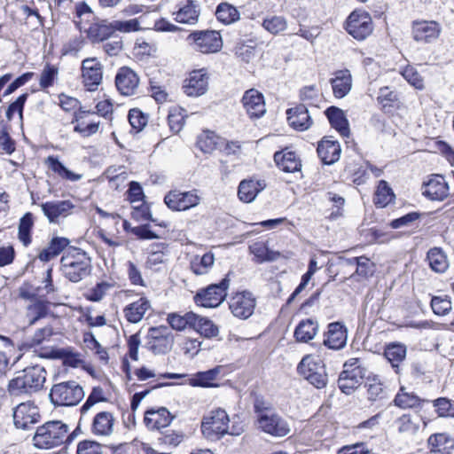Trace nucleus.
Instances as JSON below:
<instances>
[{
	"label": "nucleus",
	"mask_w": 454,
	"mask_h": 454,
	"mask_svg": "<svg viewBox=\"0 0 454 454\" xmlns=\"http://www.w3.org/2000/svg\"><path fill=\"white\" fill-rule=\"evenodd\" d=\"M195 322L192 325V329L205 338L216 337L219 333V329L212 320L195 314Z\"/></svg>",
	"instance_id": "nucleus-43"
},
{
	"label": "nucleus",
	"mask_w": 454,
	"mask_h": 454,
	"mask_svg": "<svg viewBox=\"0 0 454 454\" xmlns=\"http://www.w3.org/2000/svg\"><path fill=\"white\" fill-rule=\"evenodd\" d=\"M330 82L334 97L342 98L348 95L352 88L351 74L348 69L336 71Z\"/></svg>",
	"instance_id": "nucleus-32"
},
{
	"label": "nucleus",
	"mask_w": 454,
	"mask_h": 454,
	"mask_svg": "<svg viewBox=\"0 0 454 454\" xmlns=\"http://www.w3.org/2000/svg\"><path fill=\"white\" fill-rule=\"evenodd\" d=\"M82 387L74 380H67L54 384L49 397L55 406H75L84 397Z\"/></svg>",
	"instance_id": "nucleus-4"
},
{
	"label": "nucleus",
	"mask_w": 454,
	"mask_h": 454,
	"mask_svg": "<svg viewBox=\"0 0 454 454\" xmlns=\"http://www.w3.org/2000/svg\"><path fill=\"white\" fill-rule=\"evenodd\" d=\"M152 16H154V13L147 12L136 19L129 20H114L112 21V27L114 31L121 33H131L142 29H149L150 24L148 23V20H150Z\"/></svg>",
	"instance_id": "nucleus-28"
},
{
	"label": "nucleus",
	"mask_w": 454,
	"mask_h": 454,
	"mask_svg": "<svg viewBox=\"0 0 454 454\" xmlns=\"http://www.w3.org/2000/svg\"><path fill=\"white\" fill-rule=\"evenodd\" d=\"M152 309L150 300L141 296L138 300L132 301L123 308L124 318L131 324H137L142 321L147 311Z\"/></svg>",
	"instance_id": "nucleus-21"
},
{
	"label": "nucleus",
	"mask_w": 454,
	"mask_h": 454,
	"mask_svg": "<svg viewBox=\"0 0 454 454\" xmlns=\"http://www.w3.org/2000/svg\"><path fill=\"white\" fill-rule=\"evenodd\" d=\"M215 262V255L213 253L208 252L202 256L196 255L191 261V270L196 275L207 274Z\"/></svg>",
	"instance_id": "nucleus-46"
},
{
	"label": "nucleus",
	"mask_w": 454,
	"mask_h": 454,
	"mask_svg": "<svg viewBox=\"0 0 454 454\" xmlns=\"http://www.w3.org/2000/svg\"><path fill=\"white\" fill-rule=\"evenodd\" d=\"M115 85L123 96L137 94L139 86V77L131 68L122 67L115 76Z\"/></svg>",
	"instance_id": "nucleus-17"
},
{
	"label": "nucleus",
	"mask_w": 454,
	"mask_h": 454,
	"mask_svg": "<svg viewBox=\"0 0 454 454\" xmlns=\"http://www.w3.org/2000/svg\"><path fill=\"white\" fill-rule=\"evenodd\" d=\"M69 426L60 420H51L37 427L33 437L38 449H51L72 440Z\"/></svg>",
	"instance_id": "nucleus-3"
},
{
	"label": "nucleus",
	"mask_w": 454,
	"mask_h": 454,
	"mask_svg": "<svg viewBox=\"0 0 454 454\" xmlns=\"http://www.w3.org/2000/svg\"><path fill=\"white\" fill-rule=\"evenodd\" d=\"M255 299L249 292H239L232 295L229 301V308L234 317L247 319L254 310Z\"/></svg>",
	"instance_id": "nucleus-14"
},
{
	"label": "nucleus",
	"mask_w": 454,
	"mask_h": 454,
	"mask_svg": "<svg viewBox=\"0 0 454 454\" xmlns=\"http://www.w3.org/2000/svg\"><path fill=\"white\" fill-rule=\"evenodd\" d=\"M112 288V284L107 282L98 283L87 292L86 298L91 301H100Z\"/></svg>",
	"instance_id": "nucleus-60"
},
{
	"label": "nucleus",
	"mask_w": 454,
	"mask_h": 454,
	"mask_svg": "<svg viewBox=\"0 0 454 454\" xmlns=\"http://www.w3.org/2000/svg\"><path fill=\"white\" fill-rule=\"evenodd\" d=\"M423 193L432 200H443L449 195V186L442 176L434 175L425 184Z\"/></svg>",
	"instance_id": "nucleus-26"
},
{
	"label": "nucleus",
	"mask_w": 454,
	"mask_h": 454,
	"mask_svg": "<svg viewBox=\"0 0 454 454\" xmlns=\"http://www.w3.org/2000/svg\"><path fill=\"white\" fill-rule=\"evenodd\" d=\"M33 227V215L31 213L25 214L19 224V239L24 246L31 243L30 231Z\"/></svg>",
	"instance_id": "nucleus-56"
},
{
	"label": "nucleus",
	"mask_w": 454,
	"mask_h": 454,
	"mask_svg": "<svg viewBox=\"0 0 454 454\" xmlns=\"http://www.w3.org/2000/svg\"><path fill=\"white\" fill-rule=\"evenodd\" d=\"M249 251L258 263L276 261L281 256V252L275 249L271 240H268L266 243L254 242L249 246Z\"/></svg>",
	"instance_id": "nucleus-24"
},
{
	"label": "nucleus",
	"mask_w": 454,
	"mask_h": 454,
	"mask_svg": "<svg viewBox=\"0 0 454 454\" xmlns=\"http://www.w3.org/2000/svg\"><path fill=\"white\" fill-rule=\"evenodd\" d=\"M364 376L365 369L362 366L345 369L339 377V387L344 394L350 395L361 385Z\"/></svg>",
	"instance_id": "nucleus-19"
},
{
	"label": "nucleus",
	"mask_w": 454,
	"mask_h": 454,
	"mask_svg": "<svg viewBox=\"0 0 454 454\" xmlns=\"http://www.w3.org/2000/svg\"><path fill=\"white\" fill-rule=\"evenodd\" d=\"M395 404L403 409L415 408L419 406L424 400L411 392L405 391L404 387H401L400 391L395 397Z\"/></svg>",
	"instance_id": "nucleus-53"
},
{
	"label": "nucleus",
	"mask_w": 454,
	"mask_h": 454,
	"mask_svg": "<svg viewBox=\"0 0 454 454\" xmlns=\"http://www.w3.org/2000/svg\"><path fill=\"white\" fill-rule=\"evenodd\" d=\"M220 372V368L216 367L206 372H200L189 379V384L192 387H213V381Z\"/></svg>",
	"instance_id": "nucleus-51"
},
{
	"label": "nucleus",
	"mask_w": 454,
	"mask_h": 454,
	"mask_svg": "<svg viewBox=\"0 0 454 454\" xmlns=\"http://www.w3.org/2000/svg\"><path fill=\"white\" fill-rule=\"evenodd\" d=\"M166 248L167 247L163 243L151 245L145 262L146 267L159 270L160 269V265L164 264L168 260Z\"/></svg>",
	"instance_id": "nucleus-39"
},
{
	"label": "nucleus",
	"mask_w": 454,
	"mask_h": 454,
	"mask_svg": "<svg viewBox=\"0 0 454 454\" xmlns=\"http://www.w3.org/2000/svg\"><path fill=\"white\" fill-rule=\"evenodd\" d=\"M222 143V138L215 132L205 130L199 137L197 140V146L205 153H211Z\"/></svg>",
	"instance_id": "nucleus-47"
},
{
	"label": "nucleus",
	"mask_w": 454,
	"mask_h": 454,
	"mask_svg": "<svg viewBox=\"0 0 454 454\" xmlns=\"http://www.w3.org/2000/svg\"><path fill=\"white\" fill-rule=\"evenodd\" d=\"M47 313V303L42 300H35L27 307L26 317L28 325H35L39 319L45 317Z\"/></svg>",
	"instance_id": "nucleus-50"
},
{
	"label": "nucleus",
	"mask_w": 454,
	"mask_h": 454,
	"mask_svg": "<svg viewBox=\"0 0 454 454\" xmlns=\"http://www.w3.org/2000/svg\"><path fill=\"white\" fill-rule=\"evenodd\" d=\"M286 173H293L296 179L302 177L301 160L294 152H286Z\"/></svg>",
	"instance_id": "nucleus-57"
},
{
	"label": "nucleus",
	"mask_w": 454,
	"mask_h": 454,
	"mask_svg": "<svg viewBox=\"0 0 454 454\" xmlns=\"http://www.w3.org/2000/svg\"><path fill=\"white\" fill-rule=\"evenodd\" d=\"M208 77L207 72L203 69L194 70L190 73L189 77L185 79L183 90L190 97H199L207 90Z\"/></svg>",
	"instance_id": "nucleus-18"
},
{
	"label": "nucleus",
	"mask_w": 454,
	"mask_h": 454,
	"mask_svg": "<svg viewBox=\"0 0 454 454\" xmlns=\"http://www.w3.org/2000/svg\"><path fill=\"white\" fill-rule=\"evenodd\" d=\"M407 348L402 343H389L387 345L384 355L394 368H398L399 364L405 359Z\"/></svg>",
	"instance_id": "nucleus-42"
},
{
	"label": "nucleus",
	"mask_w": 454,
	"mask_h": 454,
	"mask_svg": "<svg viewBox=\"0 0 454 454\" xmlns=\"http://www.w3.org/2000/svg\"><path fill=\"white\" fill-rule=\"evenodd\" d=\"M421 418L418 415L406 413L395 421L399 434L411 437L418 434L420 428Z\"/></svg>",
	"instance_id": "nucleus-36"
},
{
	"label": "nucleus",
	"mask_w": 454,
	"mask_h": 454,
	"mask_svg": "<svg viewBox=\"0 0 454 454\" xmlns=\"http://www.w3.org/2000/svg\"><path fill=\"white\" fill-rule=\"evenodd\" d=\"M229 287L230 279L226 276L218 284L199 290L194 296V301L204 308H216L225 300Z\"/></svg>",
	"instance_id": "nucleus-6"
},
{
	"label": "nucleus",
	"mask_w": 454,
	"mask_h": 454,
	"mask_svg": "<svg viewBox=\"0 0 454 454\" xmlns=\"http://www.w3.org/2000/svg\"><path fill=\"white\" fill-rule=\"evenodd\" d=\"M200 5L195 0H186L172 14L176 22L193 25L198 22Z\"/></svg>",
	"instance_id": "nucleus-29"
},
{
	"label": "nucleus",
	"mask_w": 454,
	"mask_h": 454,
	"mask_svg": "<svg viewBox=\"0 0 454 454\" xmlns=\"http://www.w3.org/2000/svg\"><path fill=\"white\" fill-rule=\"evenodd\" d=\"M317 332V324L311 319H307L298 325L294 331V336L297 340L307 342L315 337Z\"/></svg>",
	"instance_id": "nucleus-52"
},
{
	"label": "nucleus",
	"mask_w": 454,
	"mask_h": 454,
	"mask_svg": "<svg viewBox=\"0 0 454 454\" xmlns=\"http://www.w3.org/2000/svg\"><path fill=\"white\" fill-rule=\"evenodd\" d=\"M230 418L227 412L221 409L211 411L203 418L201 423L202 434L208 439H220L227 434Z\"/></svg>",
	"instance_id": "nucleus-7"
},
{
	"label": "nucleus",
	"mask_w": 454,
	"mask_h": 454,
	"mask_svg": "<svg viewBox=\"0 0 454 454\" xmlns=\"http://www.w3.org/2000/svg\"><path fill=\"white\" fill-rule=\"evenodd\" d=\"M346 30L356 40L365 39L372 32L371 16L365 12L354 11L347 20Z\"/></svg>",
	"instance_id": "nucleus-11"
},
{
	"label": "nucleus",
	"mask_w": 454,
	"mask_h": 454,
	"mask_svg": "<svg viewBox=\"0 0 454 454\" xmlns=\"http://www.w3.org/2000/svg\"><path fill=\"white\" fill-rule=\"evenodd\" d=\"M266 186L264 179H255L254 177L244 179L239 184L238 197L244 203H251Z\"/></svg>",
	"instance_id": "nucleus-20"
},
{
	"label": "nucleus",
	"mask_w": 454,
	"mask_h": 454,
	"mask_svg": "<svg viewBox=\"0 0 454 454\" xmlns=\"http://www.w3.org/2000/svg\"><path fill=\"white\" fill-rule=\"evenodd\" d=\"M195 51L208 54L219 51L223 47V40L219 32L215 30L196 31L189 35Z\"/></svg>",
	"instance_id": "nucleus-10"
},
{
	"label": "nucleus",
	"mask_w": 454,
	"mask_h": 454,
	"mask_svg": "<svg viewBox=\"0 0 454 454\" xmlns=\"http://www.w3.org/2000/svg\"><path fill=\"white\" fill-rule=\"evenodd\" d=\"M431 307L434 313L438 316L447 315L452 309L451 301L447 295L433 297Z\"/></svg>",
	"instance_id": "nucleus-58"
},
{
	"label": "nucleus",
	"mask_w": 454,
	"mask_h": 454,
	"mask_svg": "<svg viewBox=\"0 0 454 454\" xmlns=\"http://www.w3.org/2000/svg\"><path fill=\"white\" fill-rule=\"evenodd\" d=\"M147 116L145 115L139 109L134 108L129 110V121L132 128L137 131H140L147 123Z\"/></svg>",
	"instance_id": "nucleus-61"
},
{
	"label": "nucleus",
	"mask_w": 454,
	"mask_h": 454,
	"mask_svg": "<svg viewBox=\"0 0 454 454\" xmlns=\"http://www.w3.org/2000/svg\"><path fill=\"white\" fill-rule=\"evenodd\" d=\"M241 102L250 119H259L266 113L264 97L255 89L245 91Z\"/></svg>",
	"instance_id": "nucleus-16"
},
{
	"label": "nucleus",
	"mask_w": 454,
	"mask_h": 454,
	"mask_svg": "<svg viewBox=\"0 0 454 454\" xmlns=\"http://www.w3.org/2000/svg\"><path fill=\"white\" fill-rule=\"evenodd\" d=\"M427 260L431 270L436 273H443L449 268L448 257L440 247H433L429 249Z\"/></svg>",
	"instance_id": "nucleus-40"
},
{
	"label": "nucleus",
	"mask_w": 454,
	"mask_h": 454,
	"mask_svg": "<svg viewBox=\"0 0 454 454\" xmlns=\"http://www.w3.org/2000/svg\"><path fill=\"white\" fill-rule=\"evenodd\" d=\"M394 198L395 195L392 189L386 181L381 180L374 194V203L380 207H384L387 206Z\"/></svg>",
	"instance_id": "nucleus-55"
},
{
	"label": "nucleus",
	"mask_w": 454,
	"mask_h": 454,
	"mask_svg": "<svg viewBox=\"0 0 454 454\" xmlns=\"http://www.w3.org/2000/svg\"><path fill=\"white\" fill-rule=\"evenodd\" d=\"M114 32L112 22L95 23L88 28L87 35L92 43H98L108 39Z\"/></svg>",
	"instance_id": "nucleus-41"
},
{
	"label": "nucleus",
	"mask_w": 454,
	"mask_h": 454,
	"mask_svg": "<svg viewBox=\"0 0 454 454\" xmlns=\"http://www.w3.org/2000/svg\"><path fill=\"white\" fill-rule=\"evenodd\" d=\"M114 418L109 411L98 412L93 419L91 433L98 436H109L114 431Z\"/></svg>",
	"instance_id": "nucleus-35"
},
{
	"label": "nucleus",
	"mask_w": 454,
	"mask_h": 454,
	"mask_svg": "<svg viewBox=\"0 0 454 454\" xmlns=\"http://www.w3.org/2000/svg\"><path fill=\"white\" fill-rule=\"evenodd\" d=\"M318 270L317 262L315 259H311L309 264L308 271L302 276L300 285L295 288L292 295L289 297L287 302H291L296 295H298L308 285L311 277Z\"/></svg>",
	"instance_id": "nucleus-59"
},
{
	"label": "nucleus",
	"mask_w": 454,
	"mask_h": 454,
	"mask_svg": "<svg viewBox=\"0 0 454 454\" xmlns=\"http://www.w3.org/2000/svg\"><path fill=\"white\" fill-rule=\"evenodd\" d=\"M441 33L442 26L434 20H417L412 23V37L418 43H434Z\"/></svg>",
	"instance_id": "nucleus-13"
},
{
	"label": "nucleus",
	"mask_w": 454,
	"mask_h": 454,
	"mask_svg": "<svg viewBox=\"0 0 454 454\" xmlns=\"http://www.w3.org/2000/svg\"><path fill=\"white\" fill-rule=\"evenodd\" d=\"M57 74L58 68L54 66L47 64L42 71L40 76V86L44 89L51 86Z\"/></svg>",
	"instance_id": "nucleus-63"
},
{
	"label": "nucleus",
	"mask_w": 454,
	"mask_h": 454,
	"mask_svg": "<svg viewBox=\"0 0 454 454\" xmlns=\"http://www.w3.org/2000/svg\"><path fill=\"white\" fill-rule=\"evenodd\" d=\"M38 356L43 358H61L64 365L70 366L73 368H78L80 366H82L84 364V361L82 360L79 353L72 352L67 349H45L41 351Z\"/></svg>",
	"instance_id": "nucleus-33"
},
{
	"label": "nucleus",
	"mask_w": 454,
	"mask_h": 454,
	"mask_svg": "<svg viewBox=\"0 0 454 454\" xmlns=\"http://www.w3.org/2000/svg\"><path fill=\"white\" fill-rule=\"evenodd\" d=\"M201 195L199 190L186 192L173 190L164 197V202L173 211H186L200 205Z\"/></svg>",
	"instance_id": "nucleus-8"
},
{
	"label": "nucleus",
	"mask_w": 454,
	"mask_h": 454,
	"mask_svg": "<svg viewBox=\"0 0 454 454\" xmlns=\"http://www.w3.org/2000/svg\"><path fill=\"white\" fill-rule=\"evenodd\" d=\"M174 344V335L164 325L151 327L148 331L146 347L154 355L168 353Z\"/></svg>",
	"instance_id": "nucleus-9"
},
{
	"label": "nucleus",
	"mask_w": 454,
	"mask_h": 454,
	"mask_svg": "<svg viewBox=\"0 0 454 454\" xmlns=\"http://www.w3.org/2000/svg\"><path fill=\"white\" fill-rule=\"evenodd\" d=\"M298 373L317 388H323L328 381L322 359L315 355H306L297 366Z\"/></svg>",
	"instance_id": "nucleus-5"
},
{
	"label": "nucleus",
	"mask_w": 454,
	"mask_h": 454,
	"mask_svg": "<svg viewBox=\"0 0 454 454\" xmlns=\"http://www.w3.org/2000/svg\"><path fill=\"white\" fill-rule=\"evenodd\" d=\"M69 245V239L67 238H54L51 239L49 247L43 250L39 258L41 261L48 262L59 254Z\"/></svg>",
	"instance_id": "nucleus-49"
},
{
	"label": "nucleus",
	"mask_w": 454,
	"mask_h": 454,
	"mask_svg": "<svg viewBox=\"0 0 454 454\" xmlns=\"http://www.w3.org/2000/svg\"><path fill=\"white\" fill-rule=\"evenodd\" d=\"M317 151L322 162L331 165L340 159L341 149L337 141L323 139L319 142Z\"/></svg>",
	"instance_id": "nucleus-34"
},
{
	"label": "nucleus",
	"mask_w": 454,
	"mask_h": 454,
	"mask_svg": "<svg viewBox=\"0 0 454 454\" xmlns=\"http://www.w3.org/2000/svg\"><path fill=\"white\" fill-rule=\"evenodd\" d=\"M173 417L164 407L150 409L145 411L144 422L150 430H160L167 427L172 421Z\"/></svg>",
	"instance_id": "nucleus-23"
},
{
	"label": "nucleus",
	"mask_w": 454,
	"mask_h": 454,
	"mask_svg": "<svg viewBox=\"0 0 454 454\" xmlns=\"http://www.w3.org/2000/svg\"><path fill=\"white\" fill-rule=\"evenodd\" d=\"M82 82L90 91L98 89L102 81V65L96 58H89L82 63Z\"/></svg>",
	"instance_id": "nucleus-15"
},
{
	"label": "nucleus",
	"mask_w": 454,
	"mask_h": 454,
	"mask_svg": "<svg viewBox=\"0 0 454 454\" xmlns=\"http://www.w3.org/2000/svg\"><path fill=\"white\" fill-rule=\"evenodd\" d=\"M13 423L17 428L27 429L31 425L39 421L38 407L32 401L18 404L13 408Z\"/></svg>",
	"instance_id": "nucleus-12"
},
{
	"label": "nucleus",
	"mask_w": 454,
	"mask_h": 454,
	"mask_svg": "<svg viewBox=\"0 0 454 454\" xmlns=\"http://www.w3.org/2000/svg\"><path fill=\"white\" fill-rule=\"evenodd\" d=\"M216 18L224 24H231L239 19V11L231 4L222 3L217 6Z\"/></svg>",
	"instance_id": "nucleus-54"
},
{
	"label": "nucleus",
	"mask_w": 454,
	"mask_h": 454,
	"mask_svg": "<svg viewBox=\"0 0 454 454\" xmlns=\"http://www.w3.org/2000/svg\"><path fill=\"white\" fill-rule=\"evenodd\" d=\"M102 446L95 442L85 440L79 442L77 446V454H102Z\"/></svg>",
	"instance_id": "nucleus-64"
},
{
	"label": "nucleus",
	"mask_w": 454,
	"mask_h": 454,
	"mask_svg": "<svg viewBox=\"0 0 454 454\" xmlns=\"http://www.w3.org/2000/svg\"><path fill=\"white\" fill-rule=\"evenodd\" d=\"M47 372L43 366H27L16 373L9 381L8 391L11 395L34 394L40 391L46 381Z\"/></svg>",
	"instance_id": "nucleus-1"
},
{
	"label": "nucleus",
	"mask_w": 454,
	"mask_h": 454,
	"mask_svg": "<svg viewBox=\"0 0 454 454\" xmlns=\"http://www.w3.org/2000/svg\"><path fill=\"white\" fill-rule=\"evenodd\" d=\"M128 200L131 204L134 205L133 207L136 210H140L145 219H147L148 208L144 205V193L142 187L137 182H131L129 184V188L128 190Z\"/></svg>",
	"instance_id": "nucleus-44"
},
{
	"label": "nucleus",
	"mask_w": 454,
	"mask_h": 454,
	"mask_svg": "<svg viewBox=\"0 0 454 454\" xmlns=\"http://www.w3.org/2000/svg\"><path fill=\"white\" fill-rule=\"evenodd\" d=\"M427 444L433 452L450 454L454 450V439L445 433L432 434L427 440Z\"/></svg>",
	"instance_id": "nucleus-38"
},
{
	"label": "nucleus",
	"mask_w": 454,
	"mask_h": 454,
	"mask_svg": "<svg viewBox=\"0 0 454 454\" xmlns=\"http://www.w3.org/2000/svg\"><path fill=\"white\" fill-rule=\"evenodd\" d=\"M195 313L186 312L184 315L178 313H170L168 315L167 321L172 329L176 331H184L187 327L192 328L195 322Z\"/></svg>",
	"instance_id": "nucleus-48"
},
{
	"label": "nucleus",
	"mask_w": 454,
	"mask_h": 454,
	"mask_svg": "<svg viewBox=\"0 0 454 454\" xmlns=\"http://www.w3.org/2000/svg\"><path fill=\"white\" fill-rule=\"evenodd\" d=\"M45 164L50 169L56 173L63 179L75 182L82 178V175L72 172L67 169L59 160L54 156H49L45 160Z\"/></svg>",
	"instance_id": "nucleus-45"
},
{
	"label": "nucleus",
	"mask_w": 454,
	"mask_h": 454,
	"mask_svg": "<svg viewBox=\"0 0 454 454\" xmlns=\"http://www.w3.org/2000/svg\"><path fill=\"white\" fill-rule=\"evenodd\" d=\"M325 113L329 120L331 126L335 129L341 136L348 137L349 126L344 112L336 106H330L325 110Z\"/></svg>",
	"instance_id": "nucleus-37"
},
{
	"label": "nucleus",
	"mask_w": 454,
	"mask_h": 454,
	"mask_svg": "<svg viewBox=\"0 0 454 454\" xmlns=\"http://www.w3.org/2000/svg\"><path fill=\"white\" fill-rule=\"evenodd\" d=\"M60 270L71 282L77 283L90 275L91 261L83 250L77 247L68 248L60 260Z\"/></svg>",
	"instance_id": "nucleus-2"
},
{
	"label": "nucleus",
	"mask_w": 454,
	"mask_h": 454,
	"mask_svg": "<svg viewBox=\"0 0 454 454\" xmlns=\"http://www.w3.org/2000/svg\"><path fill=\"white\" fill-rule=\"evenodd\" d=\"M41 207L48 220L55 223L59 217L69 215L74 205L70 200H57L43 203Z\"/></svg>",
	"instance_id": "nucleus-22"
},
{
	"label": "nucleus",
	"mask_w": 454,
	"mask_h": 454,
	"mask_svg": "<svg viewBox=\"0 0 454 454\" xmlns=\"http://www.w3.org/2000/svg\"><path fill=\"white\" fill-rule=\"evenodd\" d=\"M347 338V329L342 323H331L324 344L332 349H340L346 345Z\"/></svg>",
	"instance_id": "nucleus-27"
},
{
	"label": "nucleus",
	"mask_w": 454,
	"mask_h": 454,
	"mask_svg": "<svg viewBox=\"0 0 454 454\" xmlns=\"http://www.w3.org/2000/svg\"><path fill=\"white\" fill-rule=\"evenodd\" d=\"M286 114L290 127L297 131L307 130L312 124L308 109L303 105L287 110Z\"/></svg>",
	"instance_id": "nucleus-31"
},
{
	"label": "nucleus",
	"mask_w": 454,
	"mask_h": 454,
	"mask_svg": "<svg viewBox=\"0 0 454 454\" xmlns=\"http://www.w3.org/2000/svg\"><path fill=\"white\" fill-rule=\"evenodd\" d=\"M340 265L341 267H356L354 273L350 275V278L359 276L362 278H368L374 272V263L365 256L352 257V258H340Z\"/></svg>",
	"instance_id": "nucleus-30"
},
{
	"label": "nucleus",
	"mask_w": 454,
	"mask_h": 454,
	"mask_svg": "<svg viewBox=\"0 0 454 454\" xmlns=\"http://www.w3.org/2000/svg\"><path fill=\"white\" fill-rule=\"evenodd\" d=\"M257 420L259 427L263 432L273 436H281L284 434L281 419L270 410L261 411Z\"/></svg>",
	"instance_id": "nucleus-25"
},
{
	"label": "nucleus",
	"mask_w": 454,
	"mask_h": 454,
	"mask_svg": "<svg viewBox=\"0 0 454 454\" xmlns=\"http://www.w3.org/2000/svg\"><path fill=\"white\" fill-rule=\"evenodd\" d=\"M434 406L436 408V412L439 417L454 416V408L450 400L445 397H440L433 402Z\"/></svg>",
	"instance_id": "nucleus-62"
}]
</instances>
